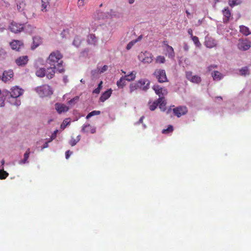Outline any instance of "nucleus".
<instances>
[{"instance_id": "f3484780", "label": "nucleus", "mask_w": 251, "mask_h": 251, "mask_svg": "<svg viewBox=\"0 0 251 251\" xmlns=\"http://www.w3.org/2000/svg\"><path fill=\"white\" fill-rule=\"evenodd\" d=\"M13 76V72L11 70H9L8 71H4L3 73L2 80L6 82L9 80H10Z\"/></svg>"}, {"instance_id": "8fccbe9b", "label": "nucleus", "mask_w": 251, "mask_h": 251, "mask_svg": "<svg viewBox=\"0 0 251 251\" xmlns=\"http://www.w3.org/2000/svg\"><path fill=\"white\" fill-rule=\"evenodd\" d=\"M4 105V100L3 98H0V107H2Z\"/></svg>"}, {"instance_id": "cd10ccee", "label": "nucleus", "mask_w": 251, "mask_h": 251, "mask_svg": "<svg viewBox=\"0 0 251 251\" xmlns=\"http://www.w3.org/2000/svg\"><path fill=\"white\" fill-rule=\"evenodd\" d=\"M167 51L169 58H173L175 56V52L172 47L167 45Z\"/></svg>"}, {"instance_id": "bb28decb", "label": "nucleus", "mask_w": 251, "mask_h": 251, "mask_svg": "<svg viewBox=\"0 0 251 251\" xmlns=\"http://www.w3.org/2000/svg\"><path fill=\"white\" fill-rule=\"evenodd\" d=\"M136 77V73L133 72H131L129 75H126L124 78L126 80L128 81H133Z\"/></svg>"}, {"instance_id": "7ed1b4c3", "label": "nucleus", "mask_w": 251, "mask_h": 251, "mask_svg": "<svg viewBox=\"0 0 251 251\" xmlns=\"http://www.w3.org/2000/svg\"><path fill=\"white\" fill-rule=\"evenodd\" d=\"M35 91L40 97H48L52 94L51 88L48 85H43L35 88Z\"/></svg>"}, {"instance_id": "3c124183", "label": "nucleus", "mask_w": 251, "mask_h": 251, "mask_svg": "<svg viewBox=\"0 0 251 251\" xmlns=\"http://www.w3.org/2000/svg\"><path fill=\"white\" fill-rule=\"evenodd\" d=\"M108 69V66L106 65H104L102 67L100 70V73H103L104 72L106 71Z\"/></svg>"}, {"instance_id": "5fc2aeb1", "label": "nucleus", "mask_w": 251, "mask_h": 251, "mask_svg": "<svg viewBox=\"0 0 251 251\" xmlns=\"http://www.w3.org/2000/svg\"><path fill=\"white\" fill-rule=\"evenodd\" d=\"M183 49L186 51H187L189 50V46L186 43L184 44Z\"/></svg>"}, {"instance_id": "f8f14e48", "label": "nucleus", "mask_w": 251, "mask_h": 251, "mask_svg": "<svg viewBox=\"0 0 251 251\" xmlns=\"http://www.w3.org/2000/svg\"><path fill=\"white\" fill-rule=\"evenodd\" d=\"M28 61L27 55L20 56L15 60L16 64L19 66H25Z\"/></svg>"}, {"instance_id": "2f4dec72", "label": "nucleus", "mask_w": 251, "mask_h": 251, "mask_svg": "<svg viewBox=\"0 0 251 251\" xmlns=\"http://www.w3.org/2000/svg\"><path fill=\"white\" fill-rule=\"evenodd\" d=\"M241 3V0H228V4L231 7L240 4Z\"/></svg>"}, {"instance_id": "c9c22d12", "label": "nucleus", "mask_w": 251, "mask_h": 251, "mask_svg": "<svg viewBox=\"0 0 251 251\" xmlns=\"http://www.w3.org/2000/svg\"><path fill=\"white\" fill-rule=\"evenodd\" d=\"M174 128L172 125H169L168 126V128L166 129H164L162 133L163 134H168L169 133L172 132L173 131Z\"/></svg>"}, {"instance_id": "052dcab7", "label": "nucleus", "mask_w": 251, "mask_h": 251, "mask_svg": "<svg viewBox=\"0 0 251 251\" xmlns=\"http://www.w3.org/2000/svg\"><path fill=\"white\" fill-rule=\"evenodd\" d=\"M128 2L129 3L132 4L134 2V0H129Z\"/></svg>"}, {"instance_id": "dca6fc26", "label": "nucleus", "mask_w": 251, "mask_h": 251, "mask_svg": "<svg viewBox=\"0 0 251 251\" xmlns=\"http://www.w3.org/2000/svg\"><path fill=\"white\" fill-rule=\"evenodd\" d=\"M224 16L223 22L224 23H227L231 17V12L228 7L225 8L222 11Z\"/></svg>"}, {"instance_id": "4d7b16f0", "label": "nucleus", "mask_w": 251, "mask_h": 251, "mask_svg": "<svg viewBox=\"0 0 251 251\" xmlns=\"http://www.w3.org/2000/svg\"><path fill=\"white\" fill-rule=\"evenodd\" d=\"M102 81H101L100 82V83L99 84L98 86V87H97V88H99V89H101L102 87Z\"/></svg>"}, {"instance_id": "412c9836", "label": "nucleus", "mask_w": 251, "mask_h": 251, "mask_svg": "<svg viewBox=\"0 0 251 251\" xmlns=\"http://www.w3.org/2000/svg\"><path fill=\"white\" fill-rule=\"evenodd\" d=\"M42 43V39L38 36L33 38V46L31 47L32 50L35 49Z\"/></svg>"}, {"instance_id": "20e7f679", "label": "nucleus", "mask_w": 251, "mask_h": 251, "mask_svg": "<svg viewBox=\"0 0 251 251\" xmlns=\"http://www.w3.org/2000/svg\"><path fill=\"white\" fill-rule=\"evenodd\" d=\"M153 75L159 83L168 81L166 72L164 70L161 69H156L154 71Z\"/></svg>"}, {"instance_id": "9d476101", "label": "nucleus", "mask_w": 251, "mask_h": 251, "mask_svg": "<svg viewBox=\"0 0 251 251\" xmlns=\"http://www.w3.org/2000/svg\"><path fill=\"white\" fill-rule=\"evenodd\" d=\"M187 78L193 83H199L201 81L200 76L195 75H193L191 72H188L186 74Z\"/></svg>"}, {"instance_id": "a211bd4d", "label": "nucleus", "mask_w": 251, "mask_h": 251, "mask_svg": "<svg viewBox=\"0 0 251 251\" xmlns=\"http://www.w3.org/2000/svg\"><path fill=\"white\" fill-rule=\"evenodd\" d=\"M216 41L213 38H208L205 40V45L208 48H212L217 46Z\"/></svg>"}, {"instance_id": "680f3d73", "label": "nucleus", "mask_w": 251, "mask_h": 251, "mask_svg": "<svg viewBox=\"0 0 251 251\" xmlns=\"http://www.w3.org/2000/svg\"><path fill=\"white\" fill-rule=\"evenodd\" d=\"M144 118V117L143 116V117H141V118H140V120H139V122H140V123H142V122H143V120Z\"/></svg>"}, {"instance_id": "72a5a7b5", "label": "nucleus", "mask_w": 251, "mask_h": 251, "mask_svg": "<svg viewBox=\"0 0 251 251\" xmlns=\"http://www.w3.org/2000/svg\"><path fill=\"white\" fill-rule=\"evenodd\" d=\"M138 88H139L137 82L136 83H133L130 84L129 86L130 92L132 93Z\"/></svg>"}, {"instance_id": "c756f323", "label": "nucleus", "mask_w": 251, "mask_h": 251, "mask_svg": "<svg viewBox=\"0 0 251 251\" xmlns=\"http://www.w3.org/2000/svg\"><path fill=\"white\" fill-rule=\"evenodd\" d=\"M46 75V70L44 68H39L36 72V75L40 77H44Z\"/></svg>"}, {"instance_id": "4be33fe9", "label": "nucleus", "mask_w": 251, "mask_h": 251, "mask_svg": "<svg viewBox=\"0 0 251 251\" xmlns=\"http://www.w3.org/2000/svg\"><path fill=\"white\" fill-rule=\"evenodd\" d=\"M112 91L111 89L105 91L100 96V100L102 102H104L110 97Z\"/></svg>"}, {"instance_id": "864d4df0", "label": "nucleus", "mask_w": 251, "mask_h": 251, "mask_svg": "<svg viewBox=\"0 0 251 251\" xmlns=\"http://www.w3.org/2000/svg\"><path fill=\"white\" fill-rule=\"evenodd\" d=\"M100 90L101 89H99V88H97L93 90V93L94 94H98L100 93Z\"/></svg>"}, {"instance_id": "e433bc0d", "label": "nucleus", "mask_w": 251, "mask_h": 251, "mask_svg": "<svg viewBox=\"0 0 251 251\" xmlns=\"http://www.w3.org/2000/svg\"><path fill=\"white\" fill-rule=\"evenodd\" d=\"M100 111H96V110H94L91 112H90L86 116V119H89L90 117L93 116H95V115H100Z\"/></svg>"}, {"instance_id": "ddd939ff", "label": "nucleus", "mask_w": 251, "mask_h": 251, "mask_svg": "<svg viewBox=\"0 0 251 251\" xmlns=\"http://www.w3.org/2000/svg\"><path fill=\"white\" fill-rule=\"evenodd\" d=\"M139 88L143 90H147L149 88L150 82L146 79H142L137 81Z\"/></svg>"}, {"instance_id": "39448f33", "label": "nucleus", "mask_w": 251, "mask_h": 251, "mask_svg": "<svg viewBox=\"0 0 251 251\" xmlns=\"http://www.w3.org/2000/svg\"><path fill=\"white\" fill-rule=\"evenodd\" d=\"M24 26L25 25L23 24L12 22L9 25V29L11 32L17 33L23 31Z\"/></svg>"}, {"instance_id": "e2e57ef3", "label": "nucleus", "mask_w": 251, "mask_h": 251, "mask_svg": "<svg viewBox=\"0 0 251 251\" xmlns=\"http://www.w3.org/2000/svg\"><path fill=\"white\" fill-rule=\"evenodd\" d=\"M69 122H67L66 120H64L63 122V125H66L65 126L67 125Z\"/></svg>"}, {"instance_id": "2eb2a0df", "label": "nucleus", "mask_w": 251, "mask_h": 251, "mask_svg": "<svg viewBox=\"0 0 251 251\" xmlns=\"http://www.w3.org/2000/svg\"><path fill=\"white\" fill-rule=\"evenodd\" d=\"M11 48L13 50H19L24 46L23 43L19 40H13L10 43Z\"/></svg>"}, {"instance_id": "f257e3e1", "label": "nucleus", "mask_w": 251, "mask_h": 251, "mask_svg": "<svg viewBox=\"0 0 251 251\" xmlns=\"http://www.w3.org/2000/svg\"><path fill=\"white\" fill-rule=\"evenodd\" d=\"M62 57L63 55L58 50L53 51L49 55L47 62L51 66H56L58 72L61 73L65 71L63 66V61L61 60Z\"/></svg>"}, {"instance_id": "0e129e2a", "label": "nucleus", "mask_w": 251, "mask_h": 251, "mask_svg": "<svg viewBox=\"0 0 251 251\" xmlns=\"http://www.w3.org/2000/svg\"><path fill=\"white\" fill-rule=\"evenodd\" d=\"M216 99L220 100H222V98L221 97H216Z\"/></svg>"}, {"instance_id": "4468645a", "label": "nucleus", "mask_w": 251, "mask_h": 251, "mask_svg": "<svg viewBox=\"0 0 251 251\" xmlns=\"http://www.w3.org/2000/svg\"><path fill=\"white\" fill-rule=\"evenodd\" d=\"M81 131L85 133H94L96 132V128L89 124L84 125L82 126Z\"/></svg>"}, {"instance_id": "37998d69", "label": "nucleus", "mask_w": 251, "mask_h": 251, "mask_svg": "<svg viewBox=\"0 0 251 251\" xmlns=\"http://www.w3.org/2000/svg\"><path fill=\"white\" fill-rule=\"evenodd\" d=\"M192 39L194 42V44L198 47H200L201 46V43L199 42V40L198 37L196 36H193L192 37Z\"/></svg>"}, {"instance_id": "f03ea898", "label": "nucleus", "mask_w": 251, "mask_h": 251, "mask_svg": "<svg viewBox=\"0 0 251 251\" xmlns=\"http://www.w3.org/2000/svg\"><path fill=\"white\" fill-rule=\"evenodd\" d=\"M23 93V90L17 86H15L11 89L10 92H7L6 98L7 101L11 104L16 105H19L21 101L18 100L17 99L20 97Z\"/></svg>"}, {"instance_id": "473e14b6", "label": "nucleus", "mask_w": 251, "mask_h": 251, "mask_svg": "<svg viewBox=\"0 0 251 251\" xmlns=\"http://www.w3.org/2000/svg\"><path fill=\"white\" fill-rule=\"evenodd\" d=\"M25 6V3L24 1H20L17 4V9L19 11H22L24 9Z\"/></svg>"}, {"instance_id": "1a4fd4ad", "label": "nucleus", "mask_w": 251, "mask_h": 251, "mask_svg": "<svg viewBox=\"0 0 251 251\" xmlns=\"http://www.w3.org/2000/svg\"><path fill=\"white\" fill-rule=\"evenodd\" d=\"M139 58L145 63H150L153 60V55L150 52L146 51L139 55Z\"/></svg>"}, {"instance_id": "79ce46f5", "label": "nucleus", "mask_w": 251, "mask_h": 251, "mask_svg": "<svg viewBox=\"0 0 251 251\" xmlns=\"http://www.w3.org/2000/svg\"><path fill=\"white\" fill-rule=\"evenodd\" d=\"M240 72L242 75H245L247 74H249V70L247 67L242 68L240 70Z\"/></svg>"}, {"instance_id": "c03bdc74", "label": "nucleus", "mask_w": 251, "mask_h": 251, "mask_svg": "<svg viewBox=\"0 0 251 251\" xmlns=\"http://www.w3.org/2000/svg\"><path fill=\"white\" fill-rule=\"evenodd\" d=\"M78 97H75L73 98L68 101V104L71 105H74L76 101L78 100Z\"/></svg>"}, {"instance_id": "774afa93", "label": "nucleus", "mask_w": 251, "mask_h": 251, "mask_svg": "<svg viewBox=\"0 0 251 251\" xmlns=\"http://www.w3.org/2000/svg\"><path fill=\"white\" fill-rule=\"evenodd\" d=\"M98 15L100 14V15H101L102 14V13L101 12H99L98 13Z\"/></svg>"}, {"instance_id": "b1692460", "label": "nucleus", "mask_w": 251, "mask_h": 251, "mask_svg": "<svg viewBox=\"0 0 251 251\" xmlns=\"http://www.w3.org/2000/svg\"><path fill=\"white\" fill-rule=\"evenodd\" d=\"M240 32L245 36H248L251 34V31L249 28L245 25L240 26Z\"/></svg>"}, {"instance_id": "a18cd8bd", "label": "nucleus", "mask_w": 251, "mask_h": 251, "mask_svg": "<svg viewBox=\"0 0 251 251\" xmlns=\"http://www.w3.org/2000/svg\"><path fill=\"white\" fill-rule=\"evenodd\" d=\"M137 42V40L132 41L130 42L126 46V49L127 50H130L134 45V44Z\"/></svg>"}, {"instance_id": "4c0bfd02", "label": "nucleus", "mask_w": 251, "mask_h": 251, "mask_svg": "<svg viewBox=\"0 0 251 251\" xmlns=\"http://www.w3.org/2000/svg\"><path fill=\"white\" fill-rule=\"evenodd\" d=\"M8 176V173L4 171L3 169L0 170V179H4Z\"/></svg>"}, {"instance_id": "de8ad7c7", "label": "nucleus", "mask_w": 251, "mask_h": 251, "mask_svg": "<svg viewBox=\"0 0 251 251\" xmlns=\"http://www.w3.org/2000/svg\"><path fill=\"white\" fill-rule=\"evenodd\" d=\"M58 132V130L57 129H56L54 132L52 134L51 137H50V140H49V142H51L52 141L53 139H54L56 137V134Z\"/></svg>"}, {"instance_id": "13d9d810", "label": "nucleus", "mask_w": 251, "mask_h": 251, "mask_svg": "<svg viewBox=\"0 0 251 251\" xmlns=\"http://www.w3.org/2000/svg\"><path fill=\"white\" fill-rule=\"evenodd\" d=\"M49 142H49V141H48V142H46L44 144V146H43V148H48V144H49Z\"/></svg>"}, {"instance_id": "49530a36", "label": "nucleus", "mask_w": 251, "mask_h": 251, "mask_svg": "<svg viewBox=\"0 0 251 251\" xmlns=\"http://www.w3.org/2000/svg\"><path fill=\"white\" fill-rule=\"evenodd\" d=\"M5 54L4 50L0 48V59L4 58L5 56Z\"/></svg>"}, {"instance_id": "603ef678", "label": "nucleus", "mask_w": 251, "mask_h": 251, "mask_svg": "<svg viewBox=\"0 0 251 251\" xmlns=\"http://www.w3.org/2000/svg\"><path fill=\"white\" fill-rule=\"evenodd\" d=\"M72 153L70 151H67L65 153L66 158L68 159Z\"/></svg>"}, {"instance_id": "6e6552de", "label": "nucleus", "mask_w": 251, "mask_h": 251, "mask_svg": "<svg viewBox=\"0 0 251 251\" xmlns=\"http://www.w3.org/2000/svg\"><path fill=\"white\" fill-rule=\"evenodd\" d=\"M152 88L155 93L159 96V98H164V96L166 95L168 93L166 89L163 88L158 85H154Z\"/></svg>"}, {"instance_id": "69168bd1", "label": "nucleus", "mask_w": 251, "mask_h": 251, "mask_svg": "<svg viewBox=\"0 0 251 251\" xmlns=\"http://www.w3.org/2000/svg\"><path fill=\"white\" fill-rule=\"evenodd\" d=\"M65 126H66L65 125H63V124H62L61 125V128H64L65 127Z\"/></svg>"}, {"instance_id": "bf43d9fd", "label": "nucleus", "mask_w": 251, "mask_h": 251, "mask_svg": "<svg viewBox=\"0 0 251 251\" xmlns=\"http://www.w3.org/2000/svg\"><path fill=\"white\" fill-rule=\"evenodd\" d=\"M186 14H187V16L188 18H189V16H190V13L188 10L186 11Z\"/></svg>"}, {"instance_id": "423d86ee", "label": "nucleus", "mask_w": 251, "mask_h": 251, "mask_svg": "<svg viewBox=\"0 0 251 251\" xmlns=\"http://www.w3.org/2000/svg\"><path fill=\"white\" fill-rule=\"evenodd\" d=\"M251 46V42L247 39H239L237 44V47L241 50H247Z\"/></svg>"}, {"instance_id": "c85d7f7f", "label": "nucleus", "mask_w": 251, "mask_h": 251, "mask_svg": "<svg viewBox=\"0 0 251 251\" xmlns=\"http://www.w3.org/2000/svg\"><path fill=\"white\" fill-rule=\"evenodd\" d=\"M50 0H41L42 11H47V7L50 6Z\"/></svg>"}, {"instance_id": "f704fd0d", "label": "nucleus", "mask_w": 251, "mask_h": 251, "mask_svg": "<svg viewBox=\"0 0 251 251\" xmlns=\"http://www.w3.org/2000/svg\"><path fill=\"white\" fill-rule=\"evenodd\" d=\"M125 79L124 77H122L117 82V85L119 88H123L125 85Z\"/></svg>"}, {"instance_id": "9b49d317", "label": "nucleus", "mask_w": 251, "mask_h": 251, "mask_svg": "<svg viewBox=\"0 0 251 251\" xmlns=\"http://www.w3.org/2000/svg\"><path fill=\"white\" fill-rule=\"evenodd\" d=\"M55 108L59 114L67 112L69 108L64 104L56 103L55 104Z\"/></svg>"}, {"instance_id": "7c9ffc66", "label": "nucleus", "mask_w": 251, "mask_h": 251, "mask_svg": "<svg viewBox=\"0 0 251 251\" xmlns=\"http://www.w3.org/2000/svg\"><path fill=\"white\" fill-rule=\"evenodd\" d=\"M212 77L215 80H219L222 78V75L218 71H215L212 74Z\"/></svg>"}, {"instance_id": "6e6d98bb", "label": "nucleus", "mask_w": 251, "mask_h": 251, "mask_svg": "<svg viewBox=\"0 0 251 251\" xmlns=\"http://www.w3.org/2000/svg\"><path fill=\"white\" fill-rule=\"evenodd\" d=\"M188 33L189 35H191V37L192 36H193V31L192 30V29H189L188 30Z\"/></svg>"}, {"instance_id": "09e8293b", "label": "nucleus", "mask_w": 251, "mask_h": 251, "mask_svg": "<svg viewBox=\"0 0 251 251\" xmlns=\"http://www.w3.org/2000/svg\"><path fill=\"white\" fill-rule=\"evenodd\" d=\"M77 5L79 8L83 7L84 5V0H78Z\"/></svg>"}, {"instance_id": "393cba45", "label": "nucleus", "mask_w": 251, "mask_h": 251, "mask_svg": "<svg viewBox=\"0 0 251 251\" xmlns=\"http://www.w3.org/2000/svg\"><path fill=\"white\" fill-rule=\"evenodd\" d=\"M30 153V149L28 148L24 154V159L19 162L20 164H25L26 163H28L27 159L29 157Z\"/></svg>"}, {"instance_id": "5701e85b", "label": "nucleus", "mask_w": 251, "mask_h": 251, "mask_svg": "<svg viewBox=\"0 0 251 251\" xmlns=\"http://www.w3.org/2000/svg\"><path fill=\"white\" fill-rule=\"evenodd\" d=\"M158 103L159 108L161 110L164 111L166 110V102L164 98H159L158 99Z\"/></svg>"}, {"instance_id": "6ab92c4d", "label": "nucleus", "mask_w": 251, "mask_h": 251, "mask_svg": "<svg viewBox=\"0 0 251 251\" xmlns=\"http://www.w3.org/2000/svg\"><path fill=\"white\" fill-rule=\"evenodd\" d=\"M97 40L95 34H90L87 36V42L89 44L96 45L97 43Z\"/></svg>"}, {"instance_id": "a19ab883", "label": "nucleus", "mask_w": 251, "mask_h": 251, "mask_svg": "<svg viewBox=\"0 0 251 251\" xmlns=\"http://www.w3.org/2000/svg\"><path fill=\"white\" fill-rule=\"evenodd\" d=\"M165 61V58L163 56H158L156 58V62L158 63H164Z\"/></svg>"}, {"instance_id": "0eeeda50", "label": "nucleus", "mask_w": 251, "mask_h": 251, "mask_svg": "<svg viewBox=\"0 0 251 251\" xmlns=\"http://www.w3.org/2000/svg\"><path fill=\"white\" fill-rule=\"evenodd\" d=\"M187 112V108L185 106H179L173 109L174 114L178 118L185 115Z\"/></svg>"}, {"instance_id": "ea45409f", "label": "nucleus", "mask_w": 251, "mask_h": 251, "mask_svg": "<svg viewBox=\"0 0 251 251\" xmlns=\"http://www.w3.org/2000/svg\"><path fill=\"white\" fill-rule=\"evenodd\" d=\"M157 106H158V99L153 101L150 106V109L151 110V111H153L154 110L156 107H157Z\"/></svg>"}, {"instance_id": "338daca9", "label": "nucleus", "mask_w": 251, "mask_h": 251, "mask_svg": "<svg viewBox=\"0 0 251 251\" xmlns=\"http://www.w3.org/2000/svg\"><path fill=\"white\" fill-rule=\"evenodd\" d=\"M1 162L2 165H3V164H4V160H2L1 161Z\"/></svg>"}, {"instance_id": "a878e982", "label": "nucleus", "mask_w": 251, "mask_h": 251, "mask_svg": "<svg viewBox=\"0 0 251 251\" xmlns=\"http://www.w3.org/2000/svg\"><path fill=\"white\" fill-rule=\"evenodd\" d=\"M82 41V38L78 35L75 36L73 41V45L76 47H78L81 44Z\"/></svg>"}, {"instance_id": "58836bf2", "label": "nucleus", "mask_w": 251, "mask_h": 251, "mask_svg": "<svg viewBox=\"0 0 251 251\" xmlns=\"http://www.w3.org/2000/svg\"><path fill=\"white\" fill-rule=\"evenodd\" d=\"M79 140V136H78L76 139L72 138L69 142V144L71 145V146H74L77 144V142H78Z\"/></svg>"}, {"instance_id": "aec40b11", "label": "nucleus", "mask_w": 251, "mask_h": 251, "mask_svg": "<svg viewBox=\"0 0 251 251\" xmlns=\"http://www.w3.org/2000/svg\"><path fill=\"white\" fill-rule=\"evenodd\" d=\"M57 69L56 66L50 67L47 68L46 76L49 79L52 78L55 74V70Z\"/></svg>"}]
</instances>
